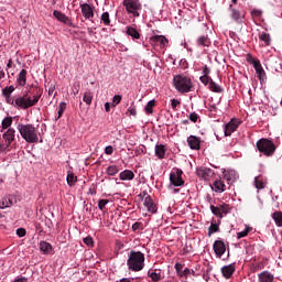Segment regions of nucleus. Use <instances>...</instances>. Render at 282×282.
<instances>
[{
  "label": "nucleus",
  "mask_w": 282,
  "mask_h": 282,
  "mask_svg": "<svg viewBox=\"0 0 282 282\" xmlns=\"http://www.w3.org/2000/svg\"><path fill=\"white\" fill-rule=\"evenodd\" d=\"M84 243L88 246V248H94V238L90 236L84 238Z\"/></svg>",
  "instance_id": "50"
},
{
  "label": "nucleus",
  "mask_w": 282,
  "mask_h": 282,
  "mask_svg": "<svg viewBox=\"0 0 282 282\" xmlns=\"http://www.w3.org/2000/svg\"><path fill=\"white\" fill-rule=\"evenodd\" d=\"M118 166H116V165H110V166H108L107 167V174L108 175H111V176H113V175H118Z\"/></svg>",
  "instance_id": "44"
},
{
  "label": "nucleus",
  "mask_w": 282,
  "mask_h": 282,
  "mask_svg": "<svg viewBox=\"0 0 282 282\" xmlns=\"http://www.w3.org/2000/svg\"><path fill=\"white\" fill-rule=\"evenodd\" d=\"M155 155L159 160H164L166 155V145L164 144H156L155 145Z\"/></svg>",
  "instance_id": "24"
},
{
  "label": "nucleus",
  "mask_w": 282,
  "mask_h": 282,
  "mask_svg": "<svg viewBox=\"0 0 282 282\" xmlns=\"http://www.w3.org/2000/svg\"><path fill=\"white\" fill-rule=\"evenodd\" d=\"M178 105H180V100H177V99L171 100V107L174 111H175V109H177Z\"/></svg>",
  "instance_id": "57"
},
{
  "label": "nucleus",
  "mask_w": 282,
  "mask_h": 282,
  "mask_svg": "<svg viewBox=\"0 0 282 282\" xmlns=\"http://www.w3.org/2000/svg\"><path fill=\"white\" fill-rule=\"evenodd\" d=\"M126 34H128V36H131V39H140V36H142L138 29L133 26H127Z\"/></svg>",
  "instance_id": "29"
},
{
  "label": "nucleus",
  "mask_w": 282,
  "mask_h": 282,
  "mask_svg": "<svg viewBox=\"0 0 282 282\" xmlns=\"http://www.w3.org/2000/svg\"><path fill=\"white\" fill-rule=\"evenodd\" d=\"M215 193H224L226 191V184L220 178H217L213 183Z\"/></svg>",
  "instance_id": "25"
},
{
  "label": "nucleus",
  "mask_w": 282,
  "mask_h": 282,
  "mask_svg": "<svg viewBox=\"0 0 282 282\" xmlns=\"http://www.w3.org/2000/svg\"><path fill=\"white\" fill-rule=\"evenodd\" d=\"M120 180L124 181H131L133 177H135V174H133V171L131 170H124L119 174Z\"/></svg>",
  "instance_id": "27"
},
{
  "label": "nucleus",
  "mask_w": 282,
  "mask_h": 282,
  "mask_svg": "<svg viewBox=\"0 0 282 282\" xmlns=\"http://www.w3.org/2000/svg\"><path fill=\"white\" fill-rule=\"evenodd\" d=\"M152 45H160V47H165L169 45V39L164 35H154L150 39Z\"/></svg>",
  "instance_id": "15"
},
{
  "label": "nucleus",
  "mask_w": 282,
  "mask_h": 282,
  "mask_svg": "<svg viewBox=\"0 0 282 282\" xmlns=\"http://www.w3.org/2000/svg\"><path fill=\"white\" fill-rule=\"evenodd\" d=\"M237 177L239 176L237 175V172L235 170L224 172V180L229 186H232V184L237 182Z\"/></svg>",
  "instance_id": "18"
},
{
  "label": "nucleus",
  "mask_w": 282,
  "mask_h": 282,
  "mask_svg": "<svg viewBox=\"0 0 282 282\" xmlns=\"http://www.w3.org/2000/svg\"><path fill=\"white\" fill-rule=\"evenodd\" d=\"M250 230H252V228L247 227L243 231L238 232L237 239H243V237H248V235L250 234Z\"/></svg>",
  "instance_id": "45"
},
{
  "label": "nucleus",
  "mask_w": 282,
  "mask_h": 282,
  "mask_svg": "<svg viewBox=\"0 0 282 282\" xmlns=\"http://www.w3.org/2000/svg\"><path fill=\"white\" fill-rule=\"evenodd\" d=\"M187 144H188L189 149H192L194 151H199V148H200L199 138H197L195 135H189L187 138Z\"/></svg>",
  "instance_id": "20"
},
{
  "label": "nucleus",
  "mask_w": 282,
  "mask_h": 282,
  "mask_svg": "<svg viewBox=\"0 0 282 282\" xmlns=\"http://www.w3.org/2000/svg\"><path fill=\"white\" fill-rule=\"evenodd\" d=\"M66 182H67L68 186H74L78 182V176H76V174H74V172H68Z\"/></svg>",
  "instance_id": "32"
},
{
  "label": "nucleus",
  "mask_w": 282,
  "mask_h": 282,
  "mask_svg": "<svg viewBox=\"0 0 282 282\" xmlns=\"http://www.w3.org/2000/svg\"><path fill=\"white\" fill-rule=\"evenodd\" d=\"M235 263H231L229 265H225L221 268V274L223 276H225V279H230V276H232V274H235Z\"/></svg>",
  "instance_id": "22"
},
{
  "label": "nucleus",
  "mask_w": 282,
  "mask_h": 282,
  "mask_svg": "<svg viewBox=\"0 0 282 282\" xmlns=\"http://www.w3.org/2000/svg\"><path fill=\"white\" fill-rule=\"evenodd\" d=\"M100 21L104 23V25H111V19L109 18V12H104L100 17Z\"/></svg>",
  "instance_id": "39"
},
{
  "label": "nucleus",
  "mask_w": 282,
  "mask_h": 282,
  "mask_svg": "<svg viewBox=\"0 0 282 282\" xmlns=\"http://www.w3.org/2000/svg\"><path fill=\"white\" fill-rule=\"evenodd\" d=\"M240 122L237 119H231L227 124H225V135H232L237 129H239Z\"/></svg>",
  "instance_id": "12"
},
{
  "label": "nucleus",
  "mask_w": 282,
  "mask_h": 282,
  "mask_svg": "<svg viewBox=\"0 0 282 282\" xmlns=\"http://www.w3.org/2000/svg\"><path fill=\"white\" fill-rule=\"evenodd\" d=\"M259 39L260 41H263V43L265 45H270V43H272V37H270V34L265 33V32H262L260 35H259Z\"/></svg>",
  "instance_id": "38"
},
{
  "label": "nucleus",
  "mask_w": 282,
  "mask_h": 282,
  "mask_svg": "<svg viewBox=\"0 0 282 282\" xmlns=\"http://www.w3.org/2000/svg\"><path fill=\"white\" fill-rule=\"evenodd\" d=\"M148 276L151 279L152 282H160L164 280V272H162L160 269L149 270Z\"/></svg>",
  "instance_id": "14"
},
{
  "label": "nucleus",
  "mask_w": 282,
  "mask_h": 282,
  "mask_svg": "<svg viewBox=\"0 0 282 282\" xmlns=\"http://www.w3.org/2000/svg\"><path fill=\"white\" fill-rule=\"evenodd\" d=\"M272 219L278 227H282V212H274L272 214Z\"/></svg>",
  "instance_id": "36"
},
{
  "label": "nucleus",
  "mask_w": 282,
  "mask_h": 282,
  "mask_svg": "<svg viewBox=\"0 0 282 282\" xmlns=\"http://www.w3.org/2000/svg\"><path fill=\"white\" fill-rule=\"evenodd\" d=\"M14 89V86H7L2 89V96L6 98V100H10Z\"/></svg>",
  "instance_id": "33"
},
{
  "label": "nucleus",
  "mask_w": 282,
  "mask_h": 282,
  "mask_svg": "<svg viewBox=\"0 0 282 282\" xmlns=\"http://www.w3.org/2000/svg\"><path fill=\"white\" fill-rule=\"evenodd\" d=\"M10 206H12V199H10L9 197H4L1 203H0V208H10Z\"/></svg>",
  "instance_id": "42"
},
{
  "label": "nucleus",
  "mask_w": 282,
  "mask_h": 282,
  "mask_svg": "<svg viewBox=\"0 0 282 282\" xmlns=\"http://www.w3.org/2000/svg\"><path fill=\"white\" fill-rule=\"evenodd\" d=\"M203 74H204V76H208V74H210V68H208V66L205 65V67L203 69Z\"/></svg>",
  "instance_id": "62"
},
{
  "label": "nucleus",
  "mask_w": 282,
  "mask_h": 282,
  "mask_svg": "<svg viewBox=\"0 0 282 282\" xmlns=\"http://www.w3.org/2000/svg\"><path fill=\"white\" fill-rule=\"evenodd\" d=\"M184 172L180 169H176L175 172H172L170 174V182L173 186H184V178H182V175Z\"/></svg>",
  "instance_id": "7"
},
{
  "label": "nucleus",
  "mask_w": 282,
  "mask_h": 282,
  "mask_svg": "<svg viewBox=\"0 0 282 282\" xmlns=\"http://www.w3.org/2000/svg\"><path fill=\"white\" fill-rule=\"evenodd\" d=\"M53 17H55L59 23H64V25H72V20L61 11L55 10Z\"/></svg>",
  "instance_id": "19"
},
{
  "label": "nucleus",
  "mask_w": 282,
  "mask_h": 282,
  "mask_svg": "<svg viewBox=\"0 0 282 282\" xmlns=\"http://www.w3.org/2000/svg\"><path fill=\"white\" fill-rule=\"evenodd\" d=\"M143 206H145L148 213H151L152 215H155V213H158V205L153 203V198H151V196H147L144 198Z\"/></svg>",
  "instance_id": "17"
},
{
  "label": "nucleus",
  "mask_w": 282,
  "mask_h": 282,
  "mask_svg": "<svg viewBox=\"0 0 282 282\" xmlns=\"http://www.w3.org/2000/svg\"><path fill=\"white\" fill-rule=\"evenodd\" d=\"M229 10L231 12L230 17L234 21H236V23H241L243 21V18L246 17L243 12L232 8V4L229 6Z\"/></svg>",
  "instance_id": "16"
},
{
  "label": "nucleus",
  "mask_w": 282,
  "mask_h": 282,
  "mask_svg": "<svg viewBox=\"0 0 282 282\" xmlns=\"http://www.w3.org/2000/svg\"><path fill=\"white\" fill-rule=\"evenodd\" d=\"M109 204V199H100L98 202V208L99 210H105V206H107Z\"/></svg>",
  "instance_id": "51"
},
{
  "label": "nucleus",
  "mask_w": 282,
  "mask_h": 282,
  "mask_svg": "<svg viewBox=\"0 0 282 282\" xmlns=\"http://www.w3.org/2000/svg\"><path fill=\"white\" fill-rule=\"evenodd\" d=\"M96 8L89 3H82L80 4V11L84 17V19L91 21L94 19V10Z\"/></svg>",
  "instance_id": "10"
},
{
  "label": "nucleus",
  "mask_w": 282,
  "mask_h": 282,
  "mask_svg": "<svg viewBox=\"0 0 282 282\" xmlns=\"http://www.w3.org/2000/svg\"><path fill=\"white\" fill-rule=\"evenodd\" d=\"M93 100H94V93L86 91L83 97V102H85L87 107H91Z\"/></svg>",
  "instance_id": "34"
},
{
  "label": "nucleus",
  "mask_w": 282,
  "mask_h": 282,
  "mask_svg": "<svg viewBox=\"0 0 282 282\" xmlns=\"http://www.w3.org/2000/svg\"><path fill=\"white\" fill-rule=\"evenodd\" d=\"M106 155H113V147L108 145L105 148Z\"/></svg>",
  "instance_id": "58"
},
{
  "label": "nucleus",
  "mask_w": 282,
  "mask_h": 282,
  "mask_svg": "<svg viewBox=\"0 0 282 282\" xmlns=\"http://www.w3.org/2000/svg\"><path fill=\"white\" fill-rule=\"evenodd\" d=\"M144 253L141 251H130L127 260L128 270L140 272L144 270Z\"/></svg>",
  "instance_id": "3"
},
{
  "label": "nucleus",
  "mask_w": 282,
  "mask_h": 282,
  "mask_svg": "<svg viewBox=\"0 0 282 282\" xmlns=\"http://www.w3.org/2000/svg\"><path fill=\"white\" fill-rule=\"evenodd\" d=\"M254 184H256V188H258L259 191L265 188V183L263 182L262 175L254 177Z\"/></svg>",
  "instance_id": "35"
},
{
  "label": "nucleus",
  "mask_w": 282,
  "mask_h": 282,
  "mask_svg": "<svg viewBox=\"0 0 282 282\" xmlns=\"http://www.w3.org/2000/svg\"><path fill=\"white\" fill-rule=\"evenodd\" d=\"M142 153H147V147L144 145H139L135 151H134V154L138 156V155H142Z\"/></svg>",
  "instance_id": "49"
},
{
  "label": "nucleus",
  "mask_w": 282,
  "mask_h": 282,
  "mask_svg": "<svg viewBox=\"0 0 282 282\" xmlns=\"http://www.w3.org/2000/svg\"><path fill=\"white\" fill-rule=\"evenodd\" d=\"M175 270L177 272V275L180 276V274H182V270H184V265L182 263H176L175 264Z\"/></svg>",
  "instance_id": "56"
},
{
  "label": "nucleus",
  "mask_w": 282,
  "mask_h": 282,
  "mask_svg": "<svg viewBox=\"0 0 282 282\" xmlns=\"http://www.w3.org/2000/svg\"><path fill=\"white\" fill-rule=\"evenodd\" d=\"M142 228V223H134L133 225H132V230H133V232H135V230H140Z\"/></svg>",
  "instance_id": "59"
},
{
  "label": "nucleus",
  "mask_w": 282,
  "mask_h": 282,
  "mask_svg": "<svg viewBox=\"0 0 282 282\" xmlns=\"http://www.w3.org/2000/svg\"><path fill=\"white\" fill-rule=\"evenodd\" d=\"M40 250L41 252H43L44 254H51L52 253V245L47 241H41L40 242Z\"/></svg>",
  "instance_id": "28"
},
{
  "label": "nucleus",
  "mask_w": 282,
  "mask_h": 282,
  "mask_svg": "<svg viewBox=\"0 0 282 282\" xmlns=\"http://www.w3.org/2000/svg\"><path fill=\"white\" fill-rule=\"evenodd\" d=\"M251 14H252V17H258L259 18V17H261V14H263V12L259 9H253L251 11Z\"/></svg>",
  "instance_id": "60"
},
{
  "label": "nucleus",
  "mask_w": 282,
  "mask_h": 282,
  "mask_svg": "<svg viewBox=\"0 0 282 282\" xmlns=\"http://www.w3.org/2000/svg\"><path fill=\"white\" fill-rule=\"evenodd\" d=\"M173 85L178 94H188L193 91V79L186 75H175L173 77Z\"/></svg>",
  "instance_id": "4"
},
{
  "label": "nucleus",
  "mask_w": 282,
  "mask_h": 282,
  "mask_svg": "<svg viewBox=\"0 0 282 282\" xmlns=\"http://www.w3.org/2000/svg\"><path fill=\"white\" fill-rule=\"evenodd\" d=\"M17 130L14 128H9L6 132H3L2 138L4 140V144L10 149L12 143L15 140Z\"/></svg>",
  "instance_id": "11"
},
{
  "label": "nucleus",
  "mask_w": 282,
  "mask_h": 282,
  "mask_svg": "<svg viewBox=\"0 0 282 282\" xmlns=\"http://www.w3.org/2000/svg\"><path fill=\"white\" fill-rule=\"evenodd\" d=\"M196 175L197 177H200V180H205V182H208L215 175V171L208 167H197Z\"/></svg>",
  "instance_id": "9"
},
{
  "label": "nucleus",
  "mask_w": 282,
  "mask_h": 282,
  "mask_svg": "<svg viewBox=\"0 0 282 282\" xmlns=\"http://www.w3.org/2000/svg\"><path fill=\"white\" fill-rule=\"evenodd\" d=\"M220 208V214L224 215H228V213H230V205L228 204H223L219 206Z\"/></svg>",
  "instance_id": "46"
},
{
  "label": "nucleus",
  "mask_w": 282,
  "mask_h": 282,
  "mask_svg": "<svg viewBox=\"0 0 282 282\" xmlns=\"http://www.w3.org/2000/svg\"><path fill=\"white\" fill-rule=\"evenodd\" d=\"M213 248L216 257L221 258L224 254H226V243L224 240H216L213 245Z\"/></svg>",
  "instance_id": "13"
},
{
  "label": "nucleus",
  "mask_w": 282,
  "mask_h": 282,
  "mask_svg": "<svg viewBox=\"0 0 282 282\" xmlns=\"http://www.w3.org/2000/svg\"><path fill=\"white\" fill-rule=\"evenodd\" d=\"M210 210H212L213 215H215L216 217H219L220 219L224 218V215L221 214L220 207H216L215 205H210Z\"/></svg>",
  "instance_id": "41"
},
{
  "label": "nucleus",
  "mask_w": 282,
  "mask_h": 282,
  "mask_svg": "<svg viewBox=\"0 0 282 282\" xmlns=\"http://www.w3.org/2000/svg\"><path fill=\"white\" fill-rule=\"evenodd\" d=\"M196 44L200 47H209L210 45V39L207 37V35H202L197 39Z\"/></svg>",
  "instance_id": "30"
},
{
  "label": "nucleus",
  "mask_w": 282,
  "mask_h": 282,
  "mask_svg": "<svg viewBox=\"0 0 282 282\" xmlns=\"http://www.w3.org/2000/svg\"><path fill=\"white\" fill-rule=\"evenodd\" d=\"M215 232H219V225L212 223L208 228V237H212Z\"/></svg>",
  "instance_id": "40"
},
{
  "label": "nucleus",
  "mask_w": 282,
  "mask_h": 282,
  "mask_svg": "<svg viewBox=\"0 0 282 282\" xmlns=\"http://www.w3.org/2000/svg\"><path fill=\"white\" fill-rule=\"evenodd\" d=\"M17 83H18V85H20V87H25V85H28V70L22 69L19 73Z\"/></svg>",
  "instance_id": "23"
},
{
  "label": "nucleus",
  "mask_w": 282,
  "mask_h": 282,
  "mask_svg": "<svg viewBox=\"0 0 282 282\" xmlns=\"http://www.w3.org/2000/svg\"><path fill=\"white\" fill-rule=\"evenodd\" d=\"M153 107H155V100H150L145 106V112L148 115L153 113Z\"/></svg>",
  "instance_id": "43"
},
{
  "label": "nucleus",
  "mask_w": 282,
  "mask_h": 282,
  "mask_svg": "<svg viewBox=\"0 0 282 282\" xmlns=\"http://www.w3.org/2000/svg\"><path fill=\"white\" fill-rule=\"evenodd\" d=\"M189 120L191 122H197V120H199V116L197 115V112H192L189 115Z\"/></svg>",
  "instance_id": "55"
},
{
  "label": "nucleus",
  "mask_w": 282,
  "mask_h": 282,
  "mask_svg": "<svg viewBox=\"0 0 282 282\" xmlns=\"http://www.w3.org/2000/svg\"><path fill=\"white\" fill-rule=\"evenodd\" d=\"M65 109H67V102H59V106H58V111H57V118L56 120H61V118H63V113H65Z\"/></svg>",
  "instance_id": "37"
},
{
  "label": "nucleus",
  "mask_w": 282,
  "mask_h": 282,
  "mask_svg": "<svg viewBox=\"0 0 282 282\" xmlns=\"http://www.w3.org/2000/svg\"><path fill=\"white\" fill-rule=\"evenodd\" d=\"M251 61L253 68L256 69L257 78H259L260 83H263V80L267 79V76L263 66H261V61L257 58H251Z\"/></svg>",
  "instance_id": "8"
},
{
  "label": "nucleus",
  "mask_w": 282,
  "mask_h": 282,
  "mask_svg": "<svg viewBox=\"0 0 282 282\" xmlns=\"http://www.w3.org/2000/svg\"><path fill=\"white\" fill-rule=\"evenodd\" d=\"M10 151V148L6 143L0 142V153H8Z\"/></svg>",
  "instance_id": "52"
},
{
  "label": "nucleus",
  "mask_w": 282,
  "mask_h": 282,
  "mask_svg": "<svg viewBox=\"0 0 282 282\" xmlns=\"http://www.w3.org/2000/svg\"><path fill=\"white\" fill-rule=\"evenodd\" d=\"M209 89H210V91H214L215 94L224 93V88L221 86H219V84L215 83V80H213V79L209 82Z\"/></svg>",
  "instance_id": "31"
},
{
  "label": "nucleus",
  "mask_w": 282,
  "mask_h": 282,
  "mask_svg": "<svg viewBox=\"0 0 282 282\" xmlns=\"http://www.w3.org/2000/svg\"><path fill=\"white\" fill-rule=\"evenodd\" d=\"M39 100H41V89L35 87L34 93L32 89H29V91H26L23 96L15 98L14 107L23 110L30 109L31 107H34Z\"/></svg>",
  "instance_id": "1"
},
{
  "label": "nucleus",
  "mask_w": 282,
  "mask_h": 282,
  "mask_svg": "<svg viewBox=\"0 0 282 282\" xmlns=\"http://www.w3.org/2000/svg\"><path fill=\"white\" fill-rule=\"evenodd\" d=\"M127 113H129V116H138V110L132 106L128 108Z\"/></svg>",
  "instance_id": "54"
},
{
  "label": "nucleus",
  "mask_w": 282,
  "mask_h": 282,
  "mask_svg": "<svg viewBox=\"0 0 282 282\" xmlns=\"http://www.w3.org/2000/svg\"><path fill=\"white\" fill-rule=\"evenodd\" d=\"M259 282H274V274L270 271H262L258 274Z\"/></svg>",
  "instance_id": "21"
},
{
  "label": "nucleus",
  "mask_w": 282,
  "mask_h": 282,
  "mask_svg": "<svg viewBox=\"0 0 282 282\" xmlns=\"http://www.w3.org/2000/svg\"><path fill=\"white\" fill-rule=\"evenodd\" d=\"M17 129L21 138H23V140H25V142L29 144H35L39 142V133L36 132V128L33 124L19 123Z\"/></svg>",
  "instance_id": "2"
},
{
  "label": "nucleus",
  "mask_w": 282,
  "mask_h": 282,
  "mask_svg": "<svg viewBox=\"0 0 282 282\" xmlns=\"http://www.w3.org/2000/svg\"><path fill=\"white\" fill-rule=\"evenodd\" d=\"M191 269L186 268L184 269V271L182 272V274H180V276H188V274H191Z\"/></svg>",
  "instance_id": "61"
},
{
  "label": "nucleus",
  "mask_w": 282,
  "mask_h": 282,
  "mask_svg": "<svg viewBox=\"0 0 282 282\" xmlns=\"http://www.w3.org/2000/svg\"><path fill=\"white\" fill-rule=\"evenodd\" d=\"M105 109H106V112L109 113V111H111V104L106 102L105 104Z\"/></svg>",
  "instance_id": "63"
},
{
  "label": "nucleus",
  "mask_w": 282,
  "mask_h": 282,
  "mask_svg": "<svg viewBox=\"0 0 282 282\" xmlns=\"http://www.w3.org/2000/svg\"><path fill=\"white\" fill-rule=\"evenodd\" d=\"M119 282H131V279H129V278H123V279H121Z\"/></svg>",
  "instance_id": "64"
},
{
  "label": "nucleus",
  "mask_w": 282,
  "mask_h": 282,
  "mask_svg": "<svg viewBox=\"0 0 282 282\" xmlns=\"http://www.w3.org/2000/svg\"><path fill=\"white\" fill-rule=\"evenodd\" d=\"M13 118L12 117H6L2 122H1V133H3V131H8V129H11L12 127V122H13Z\"/></svg>",
  "instance_id": "26"
},
{
  "label": "nucleus",
  "mask_w": 282,
  "mask_h": 282,
  "mask_svg": "<svg viewBox=\"0 0 282 282\" xmlns=\"http://www.w3.org/2000/svg\"><path fill=\"white\" fill-rule=\"evenodd\" d=\"M199 80L203 83V85H210V80H213V78H210L208 75H203L199 77Z\"/></svg>",
  "instance_id": "48"
},
{
  "label": "nucleus",
  "mask_w": 282,
  "mask_h": 282,
  "mask_svg": "<svg viewBox=\"0 0 282 282\" xmlns=\"http://www.w3.org/2000/svg\"><path fill=\"white\" fill-rule=\"evenodd\" d=\"M122 102V96L121 95H115L112 98V107H118Z\"/></svg>",
  "instance_id": "47"
},
{
  "label": "nucleus",
  "mask_w": 282,
  "mask_h": 282,
  "mask_svg": "<svg viewBox=\"0 0 282 282\" xmlns=\"http://www.w3.org/2000/svg\"><path fill=\"white\" fill-rule=\"evenodd\" d=\"M17 235L18 237H25V235H28V231L25 230V228H18Z\"/></svg>",
  "instance_id": "53"
},
{
  "label": "nucleus",
  "mask_w": 282,
  "mask_h": 282,
  "mask_svg": "<svg viewBox=\"0 0 282 282\" xmlns=\"http://www.w3.org/2000/svg\"><path fill=\"white\" fill-rule=\"evenodd\" d=\"M256 147L260 153H263L267 158H272L276 151V145L272 140L262 138L257 141Z\"/></svg>",
  "instance_id": "5"
},
{
  "label": "nucleus",
  "mask_w": 282,
  "mask_h": 282,
  "mask_svg": "<svg viewBox=\"0 0 282 282\" xmlns=\"http://www.w3.org/2000/svg\"><path fill=\"white\" fill-rule=\"evenodd\" d=\"M123 7L128 14H131L134 18L140 17V12H138L139 10H142V3H140V0H123Z\"/></svg>",
  "instance_id": "6"
}]
</instances>
